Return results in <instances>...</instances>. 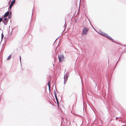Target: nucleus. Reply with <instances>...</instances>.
Here are the masks:
<instances>
[{
    "label": "nucleus",
    "instance_id": "nucleus-15",
    "mask_svg": "<svg viewBox=\"0 0 126 126\" xmlns=\"http://www.w3.org/2000/svg\"><path fill=\"white\" fill-rule=\"evenodd\" d=\"M4 36L3 34V33L1 34V38H3Z\"/></svg>",
    "mask_w": 126,
    "mask_h": 126
},
{
    "label": "nucleus",
    "instance_id": "nucleus-13",
    "mask_svg": "<svg viewBox=\"0 0 126 126\" xmlns=\"http://www.w3.org/2000/svg\"><path fill=\"white\" fill-rule=\"evenodd\" d=\"M11 55H10L7 58V60H9L11 59Z\"/></svg>",
    "mask_w": 126,
    "mask_h": 126
},
{
    "label": "nucleus",
    "instance_id": "nucleus-7",
    "mask_svg": "<svg viewBox=\"0 0 126 126\" xmlns=\"http://www.w3.org/2000/svg\"><path fill=\"white\" fill-rule=\"evenodd\" d=\"M55 96L56 99V101H57V104H58V106L59 103H58V100L57 99V95H56V93H55Z\"/></svg>",
    "mask_w": 126,
    "mask_h": 126
},
{
    "label": "nucleus",
    "instance_id": "nucleus-6",
    "mask_svg": "<svg viewBox=\"0 0 126 126\" xmlns=\"http://www.w3.org/2000/svg\"><path fill=\"white\" fill-rule=\"evenodd\" d=\"M9 14V12H7L5 13V15L4 16V17H5L7 16H8Z\"/></svg>",
    "mask_w": 126,
    "mask_h": 126
},
{
    "label": "nucleus",
    "instance_id": "nucleus-1",
    "mask_svg": "<svg viewBox=\"0 0 126 126\" xmlns=\"http://www.w3.org/2000/svg\"><path fill=\"white\" fill-rule=\"evenodd\" d=\"M89 29L88 28L85 27L83 30L82 34H86Z\"/></svg>",
    "mask_w": 126,
    "mask_h": 126
},
{
    "label": "nucleus",
    "instance_id": "nucleus-5",
    "mask_svg": "<svg viewBox=\"0 0 126 126\" xmlns=\"http://www.w3.org/2000/svg\"><path fill=\"white\" fill-rule=\"evenodd\" d=\"M8 21V20L7 18H4L3 21V22L5 25H6L7 24V22Z\"/></svg>",
    "mask_w": 126,
    "mask_h": 126
},
{
    "label": "nucleus",
    "instance_id": "nucleus-9",
    "mask_svg": "<svg viewBox=\"0 0 126 126\" xmlns=\"http://www.w3.org/2000/svg\"><path fill=\"white\" fill-rule=\"evenodd\" d=\"M15 0H13L12 1L11 4L13 5L15 3Z\"/></svg>",
    "mask_w": 126,
    "mask_h": 126
},
{
    "label": "nucleus",
    "instance_id": "nucleus-10",
    "mask_svg": "<svg viewBox=\"0 0 126 126\" xmlns=\"http://www.w3.org/2000/svg\"><path fill=\"white\" fill-rule=\"evenodd\" d=\"M13 5L12 4H11L9 6V8L10 9H11V8Z\"/></svg>",
    "mask_w": 126,
    "mask_h": 126
},
{
    "label": "nucleus",
    "instance_id": "nucleus-8",
    "mask_svg": "<svg viewBox=\"0 0 126 126\" xmlns=\"http://www.w3.org/2000/svg\"><path fill=\"white\" fill-rule=\"evenodd\" d=\"M47 84L48 86L49 89H50V81H48V83Z\"/></svg>",
    "mask_w": 126,
    "mask_h": 126
},
{
    "label": "nucleus",
    "instance_id": "nucleus-16",
    "mask_svg": "<svg viewBox=\"0 0 126 126\" xmlns=\"http://www.w3.org/2000/svg\"><path fill=\"white\" fill-rule=\"evenodd\" d=\"M20 60L21 61V57L20 56Z\"/></svg>",
    "mask_w": 126,
    "mask_h": 126
},
{
    "label": "nucleus",
    "instance_id": "nucleus-2",
    "mask_svg": "<svg viewBox=\"0 0 126 126\" xmlns=\"http://www.w3.org/2000/svg\"><path fill=\"white\" fill-rule=\"evenodd\" d=\"M99 34L101 35L107 37L111 41H112L113 40L112 39L111 37L109 36L106 33H104L103 32H100Z\"/></svg>",
    "mask_w": 126,
    "mask_h": 126
},
{
    "label": "nucleus",
    "instance_id": "nucleus-17",
    "mask_svg": "<svg viewBox=\"0 0 126 126\" xmlns=\"http://www.w3.org/2000/svg\"><path fill=\"white\" fill-rule=\"evenodd\" d=\"M10 15H9V17H10Z\"/></svg>",
    "mask_w": 126,
    "mask_h": 126
},
{
    "label": "nucleus",
    "instance_id": "nucleus-11",
    "mask_svg": "<svg viewBox=\"0 0 126 126\" xmlns=\"http://www.w3.org/2000/svg\"><path fill=\"white\" fill-rule=\"evenodd\" d=\"M13 5L12 4H11L9 6V8L10 9H11V8Z\"/></svg>",
    "mask_w": 126,
    "mask_h": 126
},
{
    "label": "nucleus",
    "instance_id": "nucleus-14",
    "mask_svg": "<svg viewBox=\"0 0 126 126\" xmlns=\"http://www.w3.org/2000/svg\"><path fill=\"white\" fill-rule=\"evenodd\" d=\"M2 21V18H0V23Z\"/></svg>",
    "mask_w": 126,
    "mask_h": 126
},
{
    "label": "nucleus",
    "instance_id": "nucleus-3",
    "mask_svg": "<svg viewBox=\"0 0 126 126\" xmlns=\"http://www.w3.org/2000/svg\"><path fill=\"white\" fill-rule=\"evenodd\" d=\"M58 58L59 59V62L60 63L63 61L64 57L63 55H60L58 56Z\"/></svg>",
    "mask_w": 126,
    "mask_h": 126
},
{
    "label": "nucleus",
    "instance_id": "nucleus-12",
    "mask_svg": "<svg viewBox=\"0 0 126 126\" xmlns=\"http://www.w3.org/2000/svg\"><path fill=\"white\" fill-rule=\"evenodd\" d=\"M13 5L12 4H11L9 6V8L10 9H11V8Z\"/></svg>",
    "mask_w": 126,
    "mask_h": 126
},
{
    "label": "nucleus",
    "instance_id": "nucleus-4",
    "mask_svg": "<svg viewBox=\"0 0 126 126\" xmlns=\"http://www.w3.org/2000/svg\"><path fill=\"white\" fill-rule=\"evenodd\" d=\"M69 75L68 74H66L64 77V83L66 82L67 80Z\"/></svg>",
    "mask_w": 126,
    "mask_h": 126
},
{
    "label": "nucleus",
    "instance_id": "nucleus-18",
    "mask_svg": "<svg viewBox=\"0 0 126 126\" xmlns=\"http://www.w3.org/2000/svg\"><path fill=\"white\" fill-rule=\"evenodd\" d=\"M71 112L72 113V111H71Z\"/></svg>",
    "mask_w": 126,
    "mask_h": 126
}]
</instances>
